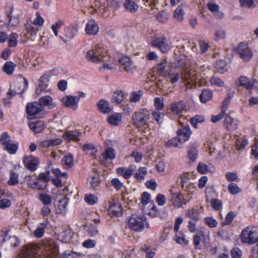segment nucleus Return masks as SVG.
<instances>
[{"mask_svg":"<svg viewBox=\"0 0 258 258\" xmlns=\"http://www.w3.org/2000/svg\"><path fill=\"white\" fill-rule=\"evenodd\" d=\"M103 156L106 160H113L115 157V150L112 147H108L103 154Z\"/></svg>","mask_w":258,"mask_h":258,"instance_id":"41","label":"nucleus"},{"mask_svg":"<svg viewBox=\"0 0 258 258\" xmlns=\"http://www.w3.org/2000/svg\"><path fill=\"white\" fill-rule=\"evenodd\" d=\"M20 22V17L17 15L7 18L6 24L9 29H14L19 26Z\"/></svg>","mask_w":258,"mask_h":258,"instance_id":"26","label":"nucleus"},{"mask_svg":"<svg viewBox=\"0 0 258 258\" xmlns=\"http://www.w3.org/2000/svg\"><path fill=\"white\" fill-rule=\"evenodd\" d=\"M188 157L191 162L197 160L198 155V149L194 147H190L187 150Z\"/></svg>","mask_w":258,"mask_h":258,"instance_id":"43","label":"nucleus"},{"mask_svg":"<svg viewBox=\"0 0 258 258\" xmlns=\"http://www.w3.org/2000/svg\"><path fill=\"white\" fill-rule=\"evenodd\" d=\"M16 64L12 61H6L3 67V71L8 75H11L13 74Z\"/></svg>","mask_w":258,"mask_h":258,"instance_id":"34","label":"nucleus"},{"mask_svg":"<svg viewBox=\"0 0 258 258\" xmlns=\"http://www.w3.org/2000/svg\"><path fill=\"white\" fill-rule=\"evenodd\" d=\"M123 6L126 11L132 13L136 12L139 8L136 3L132 0H125Z\"/></svg>","mask_w":258,"mask_h":258,"instance_id":"29","label":"nucleus"},{"mask_svg":"<svg viewBox=\"0 0 258 258\" xmlns=\"http://www.w3.org/2000/svg\"><path fill=\"white\" fill-rule=\"evenodd\" d=\"M37 252L33 246H29L22 250L20 258H36Z\"/></svg>","mask_w":258,"mask_h":258,"instance_id":"28","label":"nucleus"},{"mask_svg":"<svg viewBox=\"0 0 258 258\" xmlns=\"http://www.w3.org/2000/svg\"><path fill=\"white\" fill-rule=\"evenodd\" d=\"M61 141L59 139L43 140L40 142V146L42 148H47L51 146H55L60 144Z\"/></svg>","mask_w":258,"mask_h":258,"instance_id":"31","label":"nucleus"},{"mask_svg":"<svg viewBox=\"0 0 258 258\" xmlns=\"http://www.w3.org/2000/svg\"><path fill=\"white\" fill-rule=\"evenodd\" d=\"M50 172L40 173L37 177L29 175L26 176L25 179L27 186L34 190H43L47 186L50 179Z\"/></svg>","mask_w":258,"mask_h":258,"instance_id":"1","label":"nucleus"},{"mask_svg":"<svg viewBox=\"0 0 258 258\" xmlns=\"http://www.w3.org/2000/svg\"><path fill=\"white\" fill-rule=\"evenodd\" d=\"M241 241L243 243L251 245L258 242V227L248 226L242 230Z\"/></svg>","mask_w":258,"mask_h":258,"instance_id":"4","label":"nucleus"},{"mask_svg":"<svg viewBox=\"0 0 258 258\" xmlns=\"http://www.w3.org/2000/svg\"><path fill=\"white\" fill-rule=\"evenodd\" d=\"M232 97L233 95L231 93H227L224 100L223 101L221 105V110L222 112L226 113Z\"/></svg>","mask_w":258,"mask_h":258,"instance_id":"40","label":"nucleus"},{"mask_svg":"<svg viewBox=\"0 0 258 258\" xmlns=\"http://www.w3.org/2000/svg\"><path fill=\"white\" fill-rule=\"evenodd\" d=\"M142 250L146 253V258H153L155 255V252L150 245L144 244L142 247Z\"/></svg>","mask_w":258,"mask_h":258,"instance_id":"46","label":"nucleus"},{"mask_svg":"<svg viewBox=\"0 0 258 258\" xmlns=\"http://www.w3.org/2000/svg\"><path fill=\"white\" fill-rule=\"evenodd\" d=\"M147 174V170L146 167H140L138 171L136 172L134 175V177L138 180H141L144 179L145 176Z\"/></svg>","mask_w":258,"mask_h":258,"instance_id":"50","label":"nucleus"},{"mask_svg":"<svg viewBox=\"0 0 258 258\" xmlns=\"http://www.w3.org/2000/svg\"><path fill=\"white\" fill-rule=\"evenodd\" d=\"M154 106L156 110H161L164 107L163 99L160 97H156L154 99Z\"/></svg>","mask_w":258,"mask_h":258,"instance_id":"61","label":"nucleus"},{"mask_svg":"<svg viewBox=\"0 0 258 258\" xmlns=\"http://www.w3.org/2000/svg\"><path fill=\"white\" fill-rule=\"evenodd\" d=\"M62 164L66 166L67 168H70L74 165V157L73 156L69 153L64 156L61 160Z\"/></svg>","mask_w":258,"mask_h":258,"instance_id":"36","label":"nucleus"},{"mask_svg":"<svg viewBox=\"0 0 258 258\" xmlns=\"http://www.w3.org/2000/svg\"><path fill=\"white\" fill-rule=\"evenodd\" d=\"M46 254L55 255L58 251V247L53 239H49L42 242V247Z\"/></svg>","mask_w":258,"mask_h":258,"instance_id":"11","label":"nucleus"},{"mask_svg":"<svg viewBox=\"0 0 258 258\" xmlns=\"http://www.w3.org/2000/svg\"><path fill=\"white\" fill-rule=\"evenodd\" d=\"M206 236L202 233L200 235H198V234H196L193 237V244L194 245L195 248L197 249H201L200 242L202 240V238L204 240H205V237Z\"/></svg>","mask_w":258,"mask_h":258,"instance_id":"45","label":"nucleus"},{"mask_svg":"<svg viewBox=\"0 0 258 258\" xmlns=\"http://www.w3.org/2000/svg\"><path fill=\"white\" fill-rule=\"evenodd\" d=\"M128 226L131 229L137 232H142L149 227L147 218L143 214H132L128 220Z\"/></svg>","mask_w":258,"mask_h":258,"instance_id":"3","label":"nucleus"},{"mask_svg":"<svg viewBox=\"0 0 258 258\" xmlns=\"http://www.w3.org/2000/svg\"><path fill=\"white\" fill-rule=\"evenodd\" d=\"M122 115L120 113L111 115L107 119L108 122L112 126L118 125L121 122Z\"/></svg>","mask_w":258,"mask_h":258,"instance_id":"35","label":"nucleus"},{"mask_svg":"<svg viewBox=\"0 0 258 258\" xmlns=\"http://www.w3.org/2000/svg\"><path fill=\"white\" fill-rule=\"evenodd\" d=\"M28 125L30 129L35 133H41L45 127L44 122L40 120L30 122Z\"/></svg>","mask_w":258,"mask_h":258,"instance_id":"27","label":"nucleus"},{"mask_svg":"<svg viewBox=\"0 0 258 258\" xmlns=\"http://www.w3.org/2000/svg\"><path fill=\"white\" fill-rule=\"evenodd\" d=\"M136 166L131 165L127 168L125 167H118L116 169V173L118 176H122L124 179H128L132 175L135 171Z\"/></svg>","mask_w":258,"mask_h":258,"instance_id":"17","label":"nucleus"},{"mask_svg":"<svg viewBox=\"0 0 258 258\" xmlns=\"http://www.w3.org/2000/svg\"><path fill=\"white\" fill-rule=\"evenodd\" d=\"M62 105L66 107L76 110L78 108V103L80 101V97L72 95H67L61 99Z\"/></svg>","mask_w":258,"mask_h":258,"instance_id":"10","label":"nucleus"},{"mask_svg":"<svg viewBox=\"0 0 258 258\" xmlns=\"http://www.w3.org/2000/svg\"><path fill=\"white\" fill-rule=\"evenodd\" d=\"M184 11L182 6H178L174 12V17L177 20H182L184 15Z\"/></svg>","mask_w":258,"mask_h":258,"instance_id":"53","label":"nucleus"},{"mask_svg":"<svg viewBox=\"0 0 258 258\" xmlns=\"http://www.w3.org/2000/svg\"><path fill=\"white\" fill-rule=\"evenodd\" d=\"M152 45L159 49L162 53L167 52L171 48V42L166 37H158L152 43Z\"/></svg>","mask_w":258,"mask_h":258,"instance_id":"8","label":"nucleus"},{"mask_svg":"<svg viewBox=\"0 0 258 258\" xmlns=\"http://www.w3.org/2000/svg\"><path fill=\"white\" fill-rule=\"evenodd\" d=\"M152 116L158 124L162 122L164 114L160 110H155L152 112Z\"/></svg>","mask_w":258,"mask_h":258,"instance_id":"64","label":"nucleus"},{"mask_svg":"<svg viewBox=\"0 0 258 258\" xmlns=\"http://www.w3.org/2000/svg\"><path fill=\"white\" fill-rule=\"evenodd\" d=\"M167 66V60L164 58L160 63H159L156 67V70L158 75L161 76H165L166 72L165 71V67Z\"/></svg>","mask_w":258,"mask_h":258,"instance_id":"38","label":"nucleus"},{"mask_svg":"<svg viewBox=\"0 0 258 258\" xmlns=\"http://www.w3.org/2000/svg\"><path fill=\"white\" fill-rule=\"evenodd\" d=\"M186 104L183 101H179L172 103L170 105V109L174 113L179 115L182 113V111L186 108Z\"/></svg>","mask_w":258,"mask_h":258,"instance_id":"24","label":"nucleus"},{"mask_svg":"<svg viewBox=\"0 0 258 258\" xmlns=\"http://www.w3.org/2000/svg\"><path fill=\"white\" fill-rule=\"evenodd\" d=\"M25 28L26 31L25 33V37L28 39L33 40L39 29L29 22L25 24Z\"/></svg>","mask_w":258,"mask_h":258,"instance_id":"15","label":"nucleus"},{"mask_svg":"<svg viewBox=\"0 0 258 258\" xmlns=\"http://www.w3.org/2000/svg\"><path fill=\"white\" fill-rule=\"evenodd\" d=\"M111 184L116 191L119 190L123 186V183L117 178H112L111 180Z\"/></svg>","mask_w":258,"mask_h":258,"instance_id":"63","label":"nucleus"},{"mask_svg":"<svg viewBox=\"0 0 258 258\" xmlns=\"http://www.w3.org/2000/svg\"><path fill=\"white\" fill-rule=\"evenodd\" d=\"M110 58L108 50L102 44L96 45L94 48L87 51L86 55L87 59L94 62L107 61Z\"/></svg>","mask_w":258,"mask_h":258,"instance_id":"2","label":"nucleus"},{"mask_svg":"<svg viewBox=\"0 0 258 258\" xmlns=\"http://www.w3.org/2000/svg\"><path fill=\"white\" fill-rule=\"evenodd\" d=\"M0 143L3 149L9 154H15L19 148V142L11 141V137L7 132H3L0 136Z\"/></svg>","mask_w":258,"mask_h":258,"instance_id":"6","label":"nucleus"},{"mask_svg":"<svg viewBox=\"0 0 258 258\" xmlns=\"http://www.w3.org/2000/svg\"><path fill=\"white\" fill-rule=\"evenodd\" d=\"M119 64L121 70L125 72H130L133 69V63L131 58L126 56L121 57L118 60Z\"/></svg>","mask_w":258,"mask_h":258,"instance_id":"23","label":"nucleus"},{"mask_svg":"<svg viewBox=\"0 0 258 258\" xmlns=\"http://www.w3.org/2000/svg\"><path fill=\"white\" fill-rule=\"evenodd\" d=\"M238 121L237 119L232 118L228 115H226L224 120V125L226 129L232 132L237 128Z\"/></svg>","mask_w":258,"mask_h":258,"instance_id":"21","label":"nucleus"},{"mask_svg":"<svg viewBox=\"0 0 258 258\" xmlns=\"http://www.w3.org/2000/svg\"><path fill=\"white\" fill-rule=\"evenodd\" d=\"M97 106L98 110L103 113H108L111 111L109 106V104L107 101L104 100H100L97 103Z\"/></svg>","mask_w":258,"mask_h":258,"instance_id":"30","label":"nucleus"},{"mask_svg":"<svg viewBox=\"0 0 258 258\" xmlns=\"http://www.w3.org/2000/svg\"><path fill=\"white\" fill-rule=\"evenodd\" d=\"M179 143H180V140H179L178 138L176 136L175 137L171 138V139L169 140L167 142H166L165 143V146L168 147H176L178 146Z\"/></svg>","mask_w":258,"mask_h":258,"instance_id":"62","label":"nucleus"},{"mask_svg":"<svg viewBox=\"0 0 258 258\" xmlns=\"http://www.w3.org/2000/svg\"><path fill=\"white\" fill-rule=\"evenodd\" d=\"M18 183V174L12 171L10 172V177L8 181L10 185H15Z\"/></svg>","mask_w":258,"mask_h":258,"instance_id":"55","label":"nucleus"},{"mask_svg":"<svg viewBox=\"0 0 258 258\" xmlns=\"http://www.w3.org/2000/svg\"><path fill=\"white\" fill-rule=\"evenodd\" d=\"M82 254L80 253L71 250L64 251L61 254V258H81Z\"/></svg>","mask_w":258,"mask_h":258,"instance_id":"47","label":"nucleus"},{"mask_svg":"<svg viewBox=\"0 0 258 258\" xmlns=\"http://www.w3.org/2000/svg\"><path fill=\"white\" fill-rule=\"evenodd\" d=\"M68 202L66 201H60L58 205L57 213L61 215H65L67 213V207Z\"/></svg>","mask_w":258,"mask_h":258,"instance_id":"54","label":"nucleus"},{"mask_svg":"<svg viewBox=\"0 0 258 258\" xmlns=\"http://www.w3.org/2000/svg\"><path fill=\"white\" fill-rule=\"evenodd\" d=\"M85 201L89 205H93L97 203L98 199L94 194H86L84 197Z\"/></svg>","mask_w":258,"mask_h":258,"instance_id":"51","label":"nucleus"},{"mask_svg":"<svg viewBox=\"0 0 258 258\" xmlns=\"http://www.w3.org/2000/svg\"><path fill=\"white\" fill-rule=\"evenodd\" d=\"M248 144L246 139L244 138H238L236 141V147L237 150L244 149Z\"/></svg>","mask_w":258,"mask_h":258,"instance_id":"52","label":"nucleus"},{"mask_svg":"<svg viewBox=\"0 0 258 258\" xmlns=\"http://www.w3.org/2000/svg\"><path fill=\"white\" fill-rule=\"evenodd\" d=\"M99 26L94 20H89L85 26V32L88 35H96L99 31Z\"/></svg>","mask_w":258,"mask_h":258,"instance_id":"20","label":"nucleus"},{"mask_svg":"<svg viewBox=\"0 0 258 258\" xmlns=\"http://www.w3.org/2000/svg\"><path fill=\"white\" fill-rule=\"evenodd\" d=\"M35 15L36 18L33 21L31 24L37 26H42L44 22V19L41 16V14L39 12H37Z\"/></svg>","mask_w":258,"mask_h":258,"instance_id":"59","label":"nucleus"},{"mask_svg":"<svg viewBox=\"0 0 258 258\" xmlns=\"http://www.w3.org/2000/svg\"><path fill=\"white\" fill-rule=\"evenodd\" d=\"M180 179L182 189L186 190L188 186L190 184L189 174L187 173H184L182 174H181L180 175Z\"/></svg>","mask_w":258,"mask_h":258,"instance_id":"37","label":"nucleus"},{"mask_svg":"<svg viewBox=\"0 0 258 258\" xmlns=\"http://www.w3.org/2000/svg\"><path fill=\"white\" fill-rule=\"evenodd\" d=\"M204 221L205 224L208 226L210 228H215L218 224L217 220L212 217H205Z\"/></svg>","mask_w":258,"mask_h":258,"instance_id":"56","label":"nucleus"},{"mask_svg":"<svg viewBox=\"0 0 258 258\" xmlns=\"http://www.w3.org/2000/svg\"><path fill=\"white\" fill-rule=\"evenodd\" d=\"M82 136V132L79 130H75L73 131H66L62 137L68 142L72 141L74 142H79L80 140V138Z\"/></svg>","mask_w":258,"mask_h":258,"instance_id":"14","label":"nucleus"},{"mask_svg":"<svg viewBox=\"0 0 258 258\" xmlns=\"http://www.w3.org/2000/svg\"><path fill=\"white\" fill-rule=\"evenodd\" d=\"M143 93L142 91H134L131 94L130 102H138L142 96Z\"/></svg>","mask_w":258,"mask_h":258,"instance_id":"57","label":"nucleus"},{"mask_svg":"<svg viewBox=\"0 0 258 258\" xmlns=\"http://www.w3.org/2000/svg\"><path fill=\"white\" fill-rule=\"evenodd\" d=\"M235 83L237 86L243 87L247 90H252L253 87V84L250 81L249 79L244 76L238 78Z\"/></svg>","mask_w":258,"mask_h":258,"instance_id":"22","label":"nucleus"},{"mask_svg":"<svg viewBox=\"0 0 258 258\" xmlns=\"http://www.w3.org/2000/svg\"><path fill=\"white\" fill-rule=\"evenodd\" d=\"M26 111L28 115L31 118H41L44 115V107L35 101L28 103Z\"/></svg>","mask_w":258,"mask_h":258,"instance_id":"7","label":"nucleus"},{"mask_svg":"<svg viewBox=\"0 0 258 258\" xmlns=\"http://www.w3.org/2000/svg\"><path fill=\"white\" fill-rule=\"evenodd\" d=\"M185 215L195 222H198L200 219V213L197 209L194 208L188 209L186 211Z\"/></svg>","mask_w":258,"mask_h":258,"instance_id":"33","label":"nucleus"},{"mask_svg":"<svg viewBox=\"0 0 258 258\" xmlns=\"http://www.w3.org/2000/svg\"><path fill=\"white\" fill-rule=\"evenodd\" d=\"M38 200L41 202L44 206H48L50 205L52 203L51 197L47 194L41 193L39 194Z\"/></svg>","mask_w":258,"mask_h":258,"instance_id":"44","label":"nucleus"},{"mask_svg":"<svg viewBox=\"0 0 258 258\" xmlns=\"http://www.w3.org/2000/svg\"><path fill=\"white\" fill-rule=\"evenodd\" d=\"M213 97V92L209 89H204L200 95V99L201 102L206 103L210 100Z\"/></svg>","mask_w":258,"mask_h":258,"instance_id":"32","label":"nucleus"},{"mask_svg":"<svg viewBox=\"0 0 258 258\" xmlns=\"http://www.w3.org/2000/svg\"><path fill=\"white\" fill-rule=\"evenodd\" d=\"M191 134L192 131L188 124L181 126L176 131L177 137L180 140L181 143L187 141Z\"/></svg>","mask_w":258,"mask_h":258,"instance_id":"13","label":"nucleus"},{"mask_svg":"<svg viewBox=\"0 0 258 258\" xmlns=\"http://www.w3.org/2000/svg\"><path fill=\"white\" fill-rule=\"evenodd\" d=\"M237 52L240 57L245 61H248L253 55L251 50L247 45L243 42H241L237 48Z\"/></svg>","mask_w":258,"mask_h":258,"instance_id":"9","label":"nucleus"},{"mask_svg":"<svg viewBox=\"0 0 258 258\" xmlns=\"http://www.w3.org/2000/svg\"><path fill=\"white\" fill-rule=\"evenodd\" d=\"M101 182V179L100 175L97 174L91 177L90 184L93 188L96 189Z\"/></svg>","mask_w":258,"mask_h":258,"instance_id":"48","label":"nucleus"},{"mask_svg":"<svg viewBox=\"0 0 258 258\" xmlns=\"http://www.w3.org/2000/svg\"><path fill=\"white\" fill-rule=\"evenodd\" d=\"M121 206L119 203L110 202V205L107 209L109 215L111 217H116L121 215Z\"/></svg>","mask_w":258,"mask_h":258,"instance_id":"18","label":"nucleus"},{"mask_svg":"<svg viewBox=\"0 0 258 258\" xmlns=\"http://www.w3.org/2000/svg\"><path fill=\"white\" fill-rule=\"evenodd\" d=\"M124 99V94L121 90H117L113 93L112 102L117 104L121 103Z\"/></svg>","mask_w":258,"mask_h":258,"instance_id":"39","label":"nucleus"},{"mask_svg":"<svg viewBox=\"0 0 258 258\" xmlns=\"http://www.w3.org/2000/svg\"><path fill=\"white\" fill-rule=\"evenodd\" d=\"M18 34L14 32L11 33L8 39V46L11 47H16L18 44Z\"/></svg>","mask_w":258,"mask_h":258,"instance_id":"42","label":"nucleus"},{"mask_svg":"<svg viewBox=\"0 0 258 258\" xmlns=\"http://www.w3.org/2000/svg\"><path fill=\"white\" fill-rule=\"evenodd\" d=\"M216 69L220 73H223L227 70V64L224 60H221L216 64Z\"/></svg>","mask_w":258,"mask_h":258,"instance_id":"60","label":"nucleus"},{"mask_svg":"<svg viewBox=\"0 0 258 258\" xmlns=\"http://www.w3.org/2000/svg\"><path fill=\"white\" fill-rule=\"evenodd\" d=\"M228 191L233 195H235L240 192L241 189L235 183H230L228 186Z\"/></svg>","mask_w":258,"mask_h":258,"instance_id":"58","label":"nucleus"},{"mask_svg":"<svg viewBox=\"0 0 258 258\" xmlns=\"http://www.w3.org/2000/svg\"><path fill=\"white\" fill-rule=\"evenodd\" d=\"M235 217V215L233 211L228 212L225 216V220L221 222V226H224L225 225H230Z\"/></svg>","mask_w":258,"mask_h":258,"instance_id":"49","label":"nucleus"},{"mask_svg":"<svg viewBox=\"0 0 258 258\" xmlns=\"http://www.w3.org/2000/svg\"><path fill=\"white\" fill-rule=\"evenodd\" d=\"M24 166L31 171H35L39 165V160L32 155L25 156L23 161Z\"/></svg>","mask_w":258,"mask_h":258,"instance_id":"12","label":"nucleus"},{"mask_svg":"<svg viewBox=\"0 0 258 258\" xmlns=\"http://www.w3.org/2000/svg\"><path fill=\"white\" fill-rule=\"evenodd\" d=\"M38 103L41 104V106H47L49 109L54 108L56 105L53 102L52 97L49 95H46L39 98Z\"/></svg>","mask_w":258,"mask_h":258,"instance_id":"25","label":"nucleus"},{"mask_svg":"<svg viewBox=\"0 0 258 258\" xmlns=\"http://www.w3.org/2000/svg\"><path fill=\"white\" fill-rule=\"evenodd\" d=\"M48 218L45 219L43 222L39 223L33 232L35 237L37 238H42L44 234L45 230L49 225Z\"/></svg>","mask_w":258,"mask_h":258,"instance_id":"16","label":"nucleus"},{"mask_svg":"<svg viewBox=\"0 0 258 258\" xmlns=\"http://www.w3.org/2000/svg\"><path fill=\"white\" fill-rule=\"evenodd\" d=\"M171 203L173 207L175 209L181 208L184 200L183 195L180 192H176L171 194Z\"/></svg>","mask_w":258,"mask_h":258,"instance_id":"19","label":"nucleus"},{"mask_svg":"<svg viewBox=\"0 0 258 258\" xmlns=\"http://www.w3.org/2000/svg\"><path fill=\"white\" fill-rule=\"evenodd\" d=\"M150 112L145 108L140 109L133 114L132 121L136 128H142L147 125L150 119Z\"/></svg>","mask_w":258,"mask_h":258,"instance_id":"5","label":"nucleus"}]
</instances>
